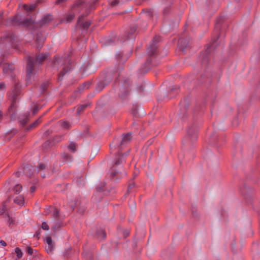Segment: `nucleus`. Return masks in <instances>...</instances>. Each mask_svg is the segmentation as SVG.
Here are the masks:
<instances>
[{
    "label": "nucleus",
    "instance_id": "obj_10",
    "mask_svg": "<svg viewBox=\"0 0 260 260\" xmlns=\"http://www.w3.org/2000/svg\"><path fill=\"white\" fill-rule=\"evenodd\" d=\"M131 83L129 80H126L122 83L119 88V96L121 99L125 98L130 91Z\"/></svg>",
    "mask_w": 260,
    "mask_h": 260
},
{
    "label": "nucleus",
    "instance_id": "obj_12",
    "mask_svg": "<svg viewBox=\"0 0 260 260\" xmlns=\"http://www.w3.org/2000/svg\"><path fill=\"white\" fill-rule=\"evenodd\" d=\"M53 20V16L51 15L47 14L45 15L38 22L40 27H43L47 25Z\"/></svg>",
    "mask_w": 260,
    "mask_h": 260
},
{
    "label": "nucleus",
    "instance_id": "obj_23",
    "mask_svg": "<svg viewBox=\"0 0 260 260\" xmlns=\"http://www.w3.org/2000/svg\"><path fill=\"white\" fill-rule=\"evenodd\" d=\"M98 234V238L102 239H105L106 237V234L104 231L103 230H100L97 233Z\"/></svg>",
    "mask_w": 260,
    "mask_h": 260
},
{
    "label": "nucleus",
    "instance_id": "obj_4",
    "mask_svg": "<svg viewBox=\"0 0 260 260\" xmlns=\"http://www.w3.org/2000/svg\"><path fill=\"white\" fill-rule=\"evenodd\" d=\"M60 66L62 67L60 73L58 74V80H62L64 75L71 69V61L68 57H60L58 56H55L53 61V67L57 68Z\"/></svg>",
    "mask_w": 260,
    "mask_h": 260
},
{
    "label": "nucleus",
    "instance_id": "obj_13",
    "mask_svg": "<svg viewBox=\"0 0 260 260\" xmlns=\"http://www.w3.org/2000/svg\"><path fill=\"white\" fill-rule=\"evenodd\" d=\"M46 242L47 243V246H46V250L48 253H50L54 249L53 243L50 237L46 238Z\"/></svg>",
    "mask_w": 260,
    "mask_h": 260
},
{
    "label": "nucleus",
    "instance_id": "obj_25",
    "mask_svg": "<svg viewBox=\"0 0 260 260\" xmlns=\"http://www.w3.org/2000/svg\"><path fill=\"white\" fill-rule=\"evenodd\" d=\"M22 188V185L20 184H16L13 188V190L15 192V193L18 194L20 192L21 189Z\"/></svg>",
    "mask_w": 260,
    "mask_h": 260
},
{
    "label": "nucleus",
    "instance_id": "obj_33",
    "mask_svg": "<svg viewBox=\"0 0 260 260\" xmlns=\"http://www.w3.org/2000/svg\"><path fill=\"white\" fill-rule=\"evenodd\" d=\"M52 145V142H51L50 141H47L43 144L42 147L43 148L46 149V148H47L48 147H50Z\"/></svg>",
    "mask_w": 260,
    "mask_h": 260
},
{
    "label": "nucleus",
    "instance_id": "obj_3",
    "mask_svg": "<svg viewBox=\"0 0 260 260\" xmlns=\"http://www.w3.org/2000/svg\"><path fill=\"white\" fill-rule=\"evenodd\" d=\"M48 53H42L37 54L36 57L29 56L26 65V79L28 80L33 74L34 68L37 64H41L47 58Z\"/></svg>",
    "mask_w": 260,
    "mask_h": 260
},
{
    "label": "nucleus",
    "instance_id": "obj_6",
    "mask_svg": "<svg viewBox=\"0 0 260 260\" xmlns=\"http://www.w3.org/2000/svg\"><path fill=\"white\" fill-rule=\"evenodd\" d=\"M87 5L84 0H78L72 6L70 13L66 15V21L68 22H71L74 19L77 14L84 10Z\"/></svg>",
    "mask_w": 260,
    "mask_h": 260
},
{
    "label": "nucleus",
    "instance_id": "obj_1",
    "mask_svg": "<svg viewBox=\"0 0 260 260\" xmlns=\"http://www.w3.org/2000/svg\"><path fill=\"white\" fill-rule=\"evenodd\" d=\"M2 68L3 74L10 77L12 81L15 83L14 88L9 95V98L12 102L9 108V110H13V109L16 107V103L17 101L18 96L21 93L19 83L16 82V75L14 72L15 68L14 64L10 63H3Z\"/></svg>",
    "mask_w": 260,
    "mask_h": 260
},
{
    "label": "nucleus",
    "instance_id": "obj_37",
    "mask_svg": "<svg viewBox=\"0 0 260 260\" xmlns=\"http://www.w3.org/2000/svg\"><path fill=\"white\" fill-rule=\"evenodd\" d=\"M62 139V136H56L53 138V142H59Z\"/></svg>",
    "mask_w": 260,
    "mask_h": 260
},
{
    "label": "nucleus",
    "instance_id": "obj_15",
    "mask_svg": "<svg viewBox=\"0 0 260 260\" xmlns=\"http://www.w3.org/2000/svg\"><path fill=\"white\" fill-rule=\"evenodd\" d=\"M58 123L62 128L65 129H69L71 127V124L66 121L60 120Z\"/></svg>",
    "mask_w": 260,
    "mask_h": 260
},
{
    "label": "nucleus",
    "instance_id": "obj_46",
    "mask_svg": "<svg viewBox=\"0 0 260 260\" xmlns=\"http://www.w3.org/2000/svg\"><path fill=\"white\" fill-rule=\"evenodd\" d=\"M129 232L128 231H127V230L124 231L123 232V234L124 237L125 238L127 236H128L129 235Z\"/></svg>",
    "mask_w": 260,
    "mask_h": 260
},
{
    "label": "nucleus",
    "instance_id": "obj_32",
    "mask_svg": "<svg viewBox=\"0 0 260 260\" xmlns=\"http://www.w3.org/2000/svg\"><path fill=\"white\" fill-rule=\"evenodd\" d=\"M36 42L37 43L39 44V45L37 46V49L40 50V49H41V48L43 45V41L41 40L38 37L36 39Z\"/></svg>",
    "mask_w": 260,
    "mask_h": 260
},
{
    "label": "nucleus",
    "instance_id": "obj_60",
    "mask_svg": "<svg viewBox=\"0 0 260 260\" xmlns=\"http://www.w3.org/2000/svg\"><path fill=\"white\" fill-rule=\"evenodd\" d=\"M36 234L37 236H39V233L38 234L37 233H36Z\"/></svg>",
    "mask_w": 260,
    "mask_h": 260
},
{
    "label": "nucleus",
    "instance_id": "obj_11",
    "mask_svg": "<svg viewBox=\"0 0 260 260\" xmlns=\"http://www.w3.org/2000/svg\"><path fill=\"white\" fill-rule=\"evenodd\" d=\"M159 41V37L155 36L152 41L150 44V47L149 48V53L151 55L154 54L156 53L157 51V46L156 44Z\"/></svg>",
    "mask_w": 260,
    "mask_h": 260
},
{
    "label": "nucleus",
    "instance_id": "obj_40",
    "mask_svg": "<svg viewBox=\"0 0 260 260\" xmlns=\"http://www.w3.org/2000/svg\"><path fill=\"white\" fill-rule=\"evenodd\" d=\"M147 19L149 18L150 19H152L153 16V12L151 10H147Z\"/></svg>",
    "mask_w": 260,
    "mask_h": 260
},
{
    "label": "nucleus",
    "instance_id": "obj_9",
    "mask_svg": "<svg viewBox=\"0 0 260 260\" xmlns=\"http://www.w3.org/2000/svg\"><path fill=\"white\" fill-rule=\"evenodd\" d=\"M137 29V27L135 26H131L126 29L119 38V41L120 42H124L128 40H135L136 36Z\"/></svg>",
    "mask_w": 260,
    "mask_h": 260
},
{
    "label": "nucleus",
    "instance_id": "obj_49",
    "mask_svg": "<svg viewBox=\"0 0 260 260\" xmlns=\"http://www.w3.org/2000/svg\"><path fill=\"white\" fill-rule=\"evenodd\" d=\"M118 3H119V1H117V0H115V1H113V2H112L111 3V5H112V6H116L117 4H118Z\"/></svg>",
    "mask_w": 260,
    "mask_h": 260
},
{
    "label": "nucleus",
    "instance_id": "obj_20",
    "mask_svg": "<svg viewBox=\"0 0 260 260\" xmlns=\"http://www.w3.org/2000/svg\"><path fill=\"white\" fill-rule=\"evenodd\" d=\"M46 166L45 164L40 163L38 166L35 169L34 171L39 173L46 169Z\"/></svg>",
    "mask_w": 260,
    "mask_h": 260
},
{
    "label": "nucleus",
    "instance_id": "obj_21",
    "mask_svg": "<svg viewBox=\"0 0 260 260\" xmlns=\"http://www.w3.org/2000/svg\"><path fill=\"white\" fill-rule=\"evenodd\" d=\"M4 216L7 219V222L9 226L13 225L15 223V220L10 217V216L8 213H5Z\"/></svg>",
    "mask_w": 260,
    "mask_h": 260
},
{
    "label": "nucleus",
    "instance_id": "obj_7",
    "mask_svg": "<svg viewBox=\"0 0 260 260\" xmlns=\"http://www.w3.org/2000/svg\"><path fill=\"white\" fill-rule=\"evenodd\" d=\"M128 154L129 151H127L125 153L123 154L118 153L115 156L114 165L109 171L111 178H113L115 176H117V178L121 177V175L119 174V172L117 171L116 167L124 162L126 157Z\"/></svg>",
    "mask_w": 260,
    "mask_h": 260
},
{
    "label": "nucleus",
    "instance_id": "obj_47",
    "mask_svg": "<svg viewBox=\"0 0 260 260\" xmlns=\"http://www.w3.org/2000/svg\"><path fill=\"white\" fill-rule=\"evenodd\" d=\"M66 1V0H57L55 2V4L56 5H58V4L63 3L65 2Z\"/></svg>",
    "mask_w": 260,
    "mask_h": 260
},
{
    "label": "nucleus",
    "instance_id": "obj_41",
    "mask_svg": "<svg viewBox=\"0 0 260 260\" xmlns=\"http://www.w3.org/2000/svg\"><path fill=\"white\" fill-rule=\"evenodd\" d=\"M60 226H61L60 223H59L58 222H57V223H55V225L53 227H52V230L54 232H55L57 229H58L59 227H60Z\"/></svg>",
    "mask_w": 260,
    "mask_h": 260
},
{
    "label": "nucleus",
    "instance_id": "obj_50",
    "mask_svg": "<svg viewBox=\"0 0 260 260\" xmlns=\"http://www.w3.org/2000/svg\"><path fill=\"white\" fill-rule=\"evenodd\" d=\"M36 190V187L35 186H32L30 187V191L31 192H33Z\"/></svg>",
    "mask_w": 260,
    "mask_h": 260
},
{
    "label": "nucleus",
    "instance_id": "obj_2",
    "mask_svg": "<svg viewBox=\"0 0 260 260\" xmlns=\"http://www.w3.org/2000/svg\"><path fill=\"white\" fill-rule=\"evenodd\" d=\"M3 13H0V25L4 24L7 26L11 25H23L28 26L30 25L33 21L31 18H23L21 16L16 15L13 18H8L4 20Z\"/></svg>",
    "mask_w": 260,
    "mask_h": 260
},
{
    "label": "nucleus",
    "instance_id": "obj_61",
    "mask_svg": "<svg viewBox=\"0 0 260 260\" xmlns=\"http://www.w3.org/2000/svg\"><path fill=\"white\" fill-rule=\"evenodd\" d=\"M66 156V157H70V155H67Z\"/></svg>",
    "mask_w": 260,
    "mask_h": 260
},
{
    "label": "nucleus",
    "instance_id": "obj_43",
    "mask_svg": "<svg viewBox=\"0 0 260 260\" xmlns=\"http://www.w3.org/2000/svg\"><path fill=\"white\" fill-rule=\"evenodd\" d=\"M138 108H135L134 109H132V114H133V115L134 116H138Z\"/></svg>",
    "mask_w": 260,
    "mask_h": 260
},
{
    "label": "nucleus",
    "instance_id": "obj_18",
    "mask_svg": "<svg viewBox=\"0 0 260 260\" xmlns=\"http://www.w3.org/2000/svg\"><path fill=\"white\" fill-rule=\"evenodd\" d=\"M89 103L83 104L79 105L77 109V114H80L81 112L83 111L88 106H90Z\"/></svg>",
    "mask_w": 260,
    "mask_h": 260
},
{
    "label": "nucleus",
    "instance_id": "obj_56",
    "mask_svg": "<svg viewBox=\"0 0 260 260\" xmlns=\"http://www.w3.org/2000/svg\"><path fill=\"white\" fill-rule=\"evenodd\" d=\"M193 138L194 140H196L197 139V135L196 134H194L193 135Z\"/></svg>",
    "mask_w": 260,
    "mask_h": 260
},
{
    "label": "nucleus",
    "instance_id": "obj_39",
    "mask_svg": "<svg viewBox=\"0 0 260 260\" xmlns=\"http://www.w3.org/2000/svg\"><path fill=\"white\" fill-rule=\"evenodd\" d=\"M40 108L39 107V105H36L34 106L32 110V113L33 114H35L37 113L40 110Z\"/></svg>",
    "mask_w": 260,
    "mask_h": 260
},
{
    "label": "nucleus",
    "instance_id": "obj_59",
    "mask_svg": "<svg viewBox=\"0 0 260 260\" xmlns=\"http://www.w3.org/2000/svg\"><path fill=\"white\" fill-rule=\"evenodd\" d=\"M87 68H88V66H87V67L85 68V69H84V72H85V71H86V70L87 69Z\"/></svg>",
    "mask_w": 260,
    "mask_h": 260
},
{
    "label": "nucleus",
    "instance_id": "obj_62",
    "mask_svg": "<svg viewBox=\"0 0 260 260\" xmlns=\"http://www.w3.org/2000/svg\"><path fill=\"white\" fill-rule=\"evenodd\" d=\"M152 143V141H151V142H150V143H149V144H151Z\"/></svg>",
    "mask_w": 260,
    "mask_h": 260
},
{
    "label": "nucleus",
    "instance_id": "obj_17",
    "mask_svg": "<svg viewBox=\"0 0 260 260\" xmlns=\"http://www.w3.org/2000/svg\"><path fill=\"white\" fill-rule=\"evenodd\" d=\"M32 169H34V168L31 165L27 164L24 167L22 173L27 176H31V173L30 172L28 173L27 171Z\"/></svg>",
    "mask_w": 260,
    "mask_h": 260
},
{
    "label": "nucleus",
    "instance_id": "obj_29",
    "mask_svg": "<svg viewBox=\"0 0 260 260\" xmlns=\"http://www.w3.org/2000/svg\"><path fill=\"white\" fill-rule=\"evenodd\" d=\"M146 73V70L145 67H142L139 70V77L144 76Z\"/></svg>",
    "mask_w": 260,
    "mask_h": 260
},
{
    "label": "nucleus",
    "instance_id": "obj_31",
    "mask_svg": "<svg viewBox=\"0 0 260 260\" xmlns=\"http://www.w3.org/2000/svg\"><path fill=\"white\" fill-rule=\"evenodd\" d=\"M15 252L17 253V256L18 258H20V257H22V251L21 250V249L18 248V247H17L15 249Z\"/></svg>",
    "mask_w": 260,
    "mask_h": 260
},
{
    "label": "nucleus",
    "instance_id": "obj_57",
    "mask_svg": "<svg viewBox=\"0 0 260 260\" xmlns=\"http://www.w3.org/2000/svg\"><path fill=\"white\" fill-rule=\"evenodd\" d=\"M187 135H191V133H190V131H188V132H187Z\"/></svg>",
    "mask_w": 260,
    "mask_h": 260
},
{
    "label": "nucleus",
    "instance_id": "obj_34",
    "mask_svg": "<svg viewBox=\"0 0 260 260\" xmlns=\"http://www.w3.org/2000/svg\"><path fill=\"white\" fill-rule=\"evenodd\" d=\"M69 148L72 151L74 152L76 150V145L75 143L72 142L69 146Z\"/></svg>",
    "mask_w": 260,
    "mask_h": 260
},
{
    "label": "nucleus",
    "instance_id": "obj_54",
    "mask_svg": "<svg viewBox=\"0 0 260 260\" xmlns=\"http://www.w3.org/2000/svg\"><path fill=\"white\" fill-rule=\"evenodd\" d=\"M107 43L109 44H111L112 43V41L111 39H109L107 41Z\"/></svg>",
    "mask_w": 260,
    "mask_h": 260
},
{
    "label": "nucleus",
    "instance_id": "obj_55",
    "mask_svg": "<svg viewBox=\"0 0 260 260\" xmlns=\"http://www.w3.org/2000/svg\"><path fill=\"white\" fill-rule=\"evenodd\" d=\"M139 90L140 91H143L144 90V88L142 86H140V88L139 89Z\"/></svg>",
    "mask_w": 260,
    "mask_h": 260
},
{
    "label": "nucleus",
    "instance_id": "obj_52",
    "mask_svg": "<svg viewBox=\"0 0 260 260\" xmlns=\"http://www.w3.org/2000/svg\"><path fill=\"white\" fill-rule=\"evenodd\" d=\"M21 174V172L20 171H18L14 173L17 177H19L20 176Z\"/></svg>",
    "mask_w": 260,
    "mask_h": 260
},
{
    "label": "nucleus",
    "instance_id": "obj_58",
    "mask_svg": "<svg viewBox=\"0 0 260 260\" xmlns=\"http://www.w3.org/2000/svg\"><path fill=\"white\" fill-rule=\"evenodd\" d=\"M42 177L43 178L45 177V174L42 175Z\"/></svg>",
    "mask_w": 260,
    "mask_h": 260
},
{
    "label": "nucleus",
    "instance_id": "obj_51",
    "mask_svg": "<svg viewBox=\"0 0 260 260\" xmlns=\"http://www.w3.org/2000/svg\"><path fill=\"white\" fill-rule=\"evenodd\" d=\"M0 244H1L2 246H6V245H7V244H6V242H5V241H3V240H1V241H0Z\"/></svg>",
    "mask_w": 260,
    "mask_h": 260
},
{
    "label": "nucleus",
    "instance_id": "obj_30",
    "mask_svg": "<svg viewBox=\"0 0 260 260\" xmlns=\"http://www.w3.org/2000/svg\"><path fill=\"white\" fill-rule=\"evenodd\" d=\"M105 183L102 182L97 187L96 190L99 192H102L104 191V188L105 186Z\"/></svg>",
    "mask_w": 260,
    "mask_h": 260
},
{
    "label": "nucleus",
    "instance_id": "obj_24",
    "mask_svg": "<svg viewBox=\"0 0 260 260\" xmlns=\"http://www.w3.org/2000/svg\"><path fill=\"white\" fill-rule=\"evenodd\" d=\"M90 84H91V83L89 82H85L83 84H82V85L79 86V89L80 90H82L85 89H88L89 87Z\"/></svg>",
    "mask_w": 260,
    "mask_h": 260
},
{
    "label": "nucleus",
    "instance_id": "obj_14",
    "mask_svg": "<svg viewBox=\"0 0 260 260\" xmlns=\"http://www.w3.org/2000/svg\"><path fill=\"white\" fill-rule=\"evenodd\" d=\"M116 58L119 63L125 61L127 58V57H123V53L121 52H118L116 53Z\"/></svg>",
    "mask_w": 260,
    "mask_h": 260
},
{
    "label": "nucleus",
    "instance_id": "obj_63",
    "mask_svg": "<svg viewBox=\"0 0 260 260\" xmlns=\"http://www.w3.org/2000/svg\"><path fill=\"white\" fill-rule=\"evenodd\" d=\"M147 63H148V59H147Z\"/></svg>",
    "mask_w": 260,
    "mask_h": 260
},
{
    "label": "nucleus",
    "instance_id": "obj_5",
    "mask_svg": "<svg viewBox=\"0 0 260 260\" xmlns=\"http://www.w3.org/2000/svg\"><path fill=\"white\" fill-rule=\"evenodd\" d=\"M98 1V0H90L88 4L87 5L84 9L85 13L80 15L78 18L77 24L84 30H87L91 24V21L89 20L84 21L83 19L88 15L91 10L94 8V5Z\"/></svg>",
    "mask_w": 260,
    "mask_h": 260
},
{
    "label": "nucleus",
    "instance_id": "obj_53",
    "mask_svg": "<svg viewBox=\"0 0 260 260\" xmlns=\"http://www.w3.org/2000/svg\"><path fill=\"white\" fill-rule=\"evenodd\" d=\"M76 205H77V203H74V204H71L70 205L71 206V207L72 208V210H73L74 209V208H75V207L76 206Z\"/></svg>",
    "mask_w": 260,
    "mask_h": 260
},
{
    "label": "nucleus",
    "instance_id": "obj_42",
    "mask_svg": "<svg viewBox=\"0 0 260 260\" xmlns=\"http://www.w3.org/2000/svg\"><path fill=\"white\" fill-rule=\"evenodd\" d=\"M26 251L28 254H29L30 255H32L33 254L34 250L31 247H30L29 246H27L26 248Z\"/></svg>",
    "mask_w": 260,
    "mask_h": 260
},
{
    "label": "nucleus",
    "instance_id": "obj_26",
    "mask_svg": "<svg viewBox=\"0 0 260 260\" xmlns=\"http://www.w3.org/2000/svg\"><path fill=\"white\" fill-rule=\"evenodd\" d=\"M41 121L40 118H38L29 126V127L28 128V130L37 127L41 123Z\"/></svg>",
    "mask_w": 260,
    "mask_h": 260
},
{
    "label": "nucleus",
    "instance_id": "obj_22",
    "mask_svg": "<svg viewBox=\"0 0 260 260\" xmlns=\"http://www.w3.org/2000/svg\"><path fill=\"white\" fill-rule=\"evenodd\" d=\"M23 8L27 12H28L35 10L36 8V5H31L29 6L26 5H24L23 6Z\"/></svg>",
    "mask_w": 260,
    "mask_h": 260
},
{
    "label": "nucleus",
    "instance_id": "obj_19",
    "mask_svg": "<svg viewBox=\"0 0 260 260\" xmlns=\"http://www.w3.org/2000/svg\"><path fill=\"white\" fill-rule=\"evenodd\" d=\"M107 84H106L104 81H101L98 82L96 87V90L98 91H101L107 86Z\"/></svg>",
    "mask_w": 260,
    "mask_h": 260
},
{
    "label": "nucleus",
    "instance_id": "obj_35",
    "mask_svg": "<svg viewBox=\"0 0 260 260\" xmlns=\"http://www.w3.org/2000/svg\"><path fill=\"white\" fill-rule=\"evenodd\" d=\"M135 184L134 183H130L128 185L127 193H128L131 192L132 190V189L135 187Z\"/></svg>",
    "mask_w": 260,
    "mask_h": 260
},
{
    "label": "nucleus",
    "instance_id": "obj_8",
    "mask_svg": "<svg viewBox=\"0 0 260 260\" xmlns=\"http://www.w3.org/2000/svg\"><path fill=\"white\" fill-rule=\"evenodd\" d=\"M132 133H128L125 134H123L122 138L114 139L112 144L110 145L111 148H115L116 147L122 148L123 146L126 145L129 143L132 140Z\"/></svg>",
    "mask_w": 260,
    "mask_h": 260
},
{
    "label": "nucleus",
    "instance_id": "obj_28",
    "mask_svg": "<svg viewBox=\"0 0 260 260\" xmlns=\"http://www.w3.org/2000/svg\"><path fill=\"white\" fill-rule=\"evenodd\" d=\"M48 83L47 82H44L43 83H42L41 85V93H44L45 91H46L47 88H48Z\"/></svg>",
    "mask_w": 260,
    "mask_h": 260
},
{
    "label": "nucleus",
    "instance_id": "obj_48",
    "mask_svg": "<svg viewBox=\"0 0 260 260\" xmlns=\"http://www.w3.org/2000/svg\"><path fill=\"white\" fill-rule=\"evenodd\" d=\"M27 118H25V119H23V120H22L21 121V124L23 125H25V124L27 123Z\"/></svg>",
    "mask_w": 260,
    "mask_h": 260
},
{
    "label": "nucleus",
    "instance_id": "obj_16",
    "mask_svg": "<svg viewBox=\"0 0 260 260\" xmlns=\"http://www.w3.org/2000/svg\"><path fill=\"white\" fill-rule=\"evenodd\" d=\"M14 202L19 206H22L24 203V198L22 196H19L14 199Z\"/></svg>",
    "mask_w": 260,
    "mask_h": 260
},
{
    "label": "nucleus",
    "instance_id": "obj_36",
    "mask_svg": "<svg viewBox=\"0 0 260 260\" xmlns=\"http://www.w3.org/2000/svg\"><path fill=\"white\" fill-rule=\"evenodd\" d=\"M41 228L43 230H46V231H47L49 229L48 224L45 221L42 222V225H41Z\"/></svg>",
    "mask_w": 260,
    "mask_h": 260
},
{
    "label": "nucleus",
    "instance_id": "obj_44",
    "mask_svg": "<svg viewBox=\"0 0 260 260\" xmlns=\"http://www.w3.org/2000/svg\"><path fill=\"white\" fill-rule=\"evenodd\" d=\"M6 86L4 82L0 83V90H4L6 89Z\"/></svg>",
    "mask_w": 260,
    "mask_h": 260
},
{
    "label": "nucleus",
    "instance_id": "obj_45",
    "mask_svg": "<svg viewBox=\"0 0 260 260\" xmlns=\"http://www.w3.org/2000/svg\"><path fill=\"white\" fill-rule=\"evenodd\" d=\"M5 206L4 205L3 207L0 208V215L5 213Z\"/></svg>",
    "mask_w": 260,
    "mask_h": 260
},
{
    "label": "nucleus",
    "instance_id": "obj_27",
    "mask_svg": "<svg viewBox=\"0 0 260 260\" xmlns=\"http://www.w3.org/2000/svg\"><path fill=\"white\" fill-rule=\"evenodd\" d=\"M51 211L52 212L53 216L55 218L59 217V211L54 207H51Z\"/></svg>",
    "mask_w": 260,
    "mask_h": 260
},
{
    "label": "nucleus",
    "instance_id": "obj_38",
    "mask_svg": "<svg viewBox=\"0 0 260 260\" xmlns=\"http://www.w3.org/2000/svg\"><path fill=\"white\" fill-rule=\"evenodd\" d=\"M183 41V40L182 39H179V45H181L183 48H186L188 45V42L187 41H185L184 44L182 45Z\"/></svg>",
    "mask_w": 260,
    "mask_h": 260
}]
</instances>
